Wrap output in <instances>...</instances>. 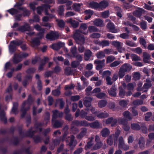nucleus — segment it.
<instances>
[{
    "instance_id": "obj_39",
    "label": "nucleus",
    "mask_w": 154,
    "mask_h": 154,
    "mask_svg": "<svg viewBox=\"0 0 154 154\" xmlns=\"http://www.w3.org/2000/svg\"><path fill=\"white\" fill-rule=\"evenodd\" d=\"M119 96L121 98H123L125 95L126 92L125 90L122 88H119Z\"/></svg>"
},
{
    "instance_id": "obj_49",
    "label": "nucleus",
    "mask_w": 154,
    "mask_h": 154,
    "mask_svg": "<svg viewBox=\"0 0 154 154\" xmlns=\"http://www.w3.org/2000/svg\"><path fill=\"white\" fill-rule=\"evenodd\" d=\"M126 72L124 71L120 68L119 69V71L118 72V75L119 79H122L125 75Z\"/></svg>"
},
{
    "instance_id": "obj_19",
    "label": "nucleus",
    "mask_w": 154,
    "mask_h": 154,
    "mask_svg": "<svg viewBox=\"0 0 154 154\" xmlns=\"http://www.w3.org/2000/svg\"><path fill=\"white\" fill-rule=\"evenodd\" d=\"M138 144L140 148L141 149H143L144 148L145 142L144 138L143 137H141L139 139Z\"/></svg>"
},
{
    "instance_id": "obj_63",
    "label": "nucleus",
    "mask_w": 154,
    "mask_h": 154,
    "mask_svg": "<svg viewBox=\"0 0 154 154\" xmlns=\"http://www.w3.org/2000/svg\"><path fill=\"white\" fill-rule=\"evenodd\" d=\"M119 123L120 124L124 125L127 124V121L126 119L122 118L119 119Z\"/></svg>"
},
{
    "instance_id": "obj_58",
    "label": "nucleus",
    "mask_w": 154,
    "mask_h": 154,
    "mask_svg": "<svg viewBox=\"0 0 154 154\" xmlns=\"http://www.w3.org/2000/svg\"><path fill=\"white\" fill-rule=\"evenodd\" d=\"M126 44L131 47H134L136 46V45L135 43L133 42L132 41L129 40L126 42Z\"/></svg>"
},
{
    "instance_id": "obj_37",
    "label": "nucleus",
    "mask_w": 154,
    "mask_h": 154,
    "mask_svg": "<svg viewBox=\"0 0 154 154\" xmlns=\"http://www.w3.org/2000/svg\"><path fill=\"white\" fill-rule=\"evenodd\" d=\"M107 143L110 146H112L113 143V136L111 134L110 135L107 139Z\"/></svg>"
},
{
    "instance_id": "obj_56",
    "label": "nucleus",
    "mask_w": 154,
    "mask_h": 154,
    "mask_svg": "<svg viewBox=\"0 0 154 154\" xmlns=\"http://www.w3.org/2000/svg\"><path fill=\"white\" fill-rule=\"evenodd\" d=\"M84 44V43L83 44H79L80 45L78 46V50L79 52L82 53L84 51L85 48L83 46L81 45V44Z\"/></svg>"
},
{
    "instance_id": "obj_38",
    "label": "nucleus",
    "mask_w": 154,
    "mask_h": 154,
    "mask_svg": "<svg viewBox=\"0 0 154 154\" xmlns=\"http://www.w3.org/2000/svg\"><path fill=\"white\" fill-rule=\"evenodd\" d=\"M88 31L90 33L93 32H97L98 31V29L94 26H90L88 27Z\"/></svg>"
},
{
    "instance_id": "obj_34",
    "label": "nucleus",
    "mask_w": 154,
    "mask_h": 154,
    "mask_svg": "<svg viewBox=\"0 0 154 154\" xmlns=\"http://www.w3.org/2000/svg\"><path fill=\"white\" fill-rule=\"evenodd\" d=\"M103 145V143L101 141L97 142L93 148L94 150H96L99 149Z\"/></svg>"
},
{
    "instance_id": "obj_31",
    "label": "nucleus",
    "mask_w": 154,
    "mask_h": 154,
    "mask_svg": "<svg viewBox=\"0 0 154 154\" xmlns=\"http://www.w3.org/2000/svg\"><path fill=\"white\" fill-rule=\"evenodd\" d=\"M63 122V121H55L54 120L53 123H52V124L54 127L58 128L62 126Z\"/></svg>"
},
{
    "instance_id": "obj_20",
    "label": "nucleus",
    "mask_w": 154,
    "mask_h": 154,
    "mask_svg": "<svg viewBox=\"0 0 154 154\" xmlns=\"http://www.w3.org/2000/svg\"><path fill=\"white\" fill-rule=\"evenodd\" d=\"M93 100L92 98L91 97H86L84 102V105L86 107H90L91 106V101Z\"/></svg>"
},
{
    "instance_id": "obj_7",
    "label": "nucleus",
    "mask_w": 154,
    "mask_h": 154,
    "mask_svg": "<svg viewBox=\"0 0 154 154\" xmlns=\"http://www.w3.org/2000/svg\"><path fill=\"white\" fill-rule=\"evenodd\" d=\"M28 54L26 53H24L20 55L15 54L13 58V61L15 63H17L20 61L22 57H25L28 56Z\"/></svg>"
},
{
    "instance_id": "obj_3",
    "label": "nucleus",
    "mask_w": 154,
    "mask_h": 154,
    "mask_svg": "<svg viewBox=\"0 0 154 154\" xmlns=\"http://www.w3.org/2000/svg\"><path fill=\"white\" fill-rule=\"evenodd\" d=\"M32 97L31 95H29L26 101L23 102L22 105L21 111L22 112L21 116L22 117L24 116L26 111L29 109V106L31 104V101Z\"/></svg>"
},
{
    "instance_id": "obj_22",
    "label": "nucleus",
    "mask_w": 154,
    "mask_h": 154,
    "mask_svg": "<svg viewBox=\"0 0 154 154\" xmlns=\"http://www.w3.org/2000/svg\"><path fill=\"white\" fill-rule=\"evenodd\" d=\"M82 131L78 135H77V138L78 139H82L87 133V129L86 128H82L81 129Z\"/></svg>"
},
{
    "instance_id": "obj_64",
    "label": "nucleus",
    "mask_w": 154,
    "mask_h": 154,
    "mask_svg": "<svg viewBox=\"0 0 154 154\" xmlns=\"http://www.w3.org/2000/svg\"><path fill=\"white\" fill-rule=\"evenodd\" d=\"M80 96L78 95L72 96L71 97V100L72 101H76L79 100Z\"/></svg>"
},
{
    "instance_id": "obj_40",
    "label": "nucleus",
    "mask_w": 154,
    "mask_h": 154,
    "mask_svg": "<svg viewBox=\"0 0 154 154\" xmlns=\"http://www.w3.org/2000/svg\"><path fill=\"white\" fill-rule=\"evenodd\" d=\"M107 102L106 100H101L98 103L99 106L100 108H103L107 104Z\"/></svg>"
},
{
    "instance_id": "obj_8",
    "label": "nucleus",
    "mask_w": 154,
    "mask_h": 154,
    "mask_svg": "<svg viewBox=\"0 0 154 154\" xmlns=\"http://www.w3.org/2000/svg\"><path fill=\"white\" fill-rule=\"evenodd\" d=\"M58 37V34L53 32H51L47 34L46 36V38L50 41H53L57 39Z\"/></svg>"
},
{
    "instance_id": "obj_4",
    "label": "nucleus",
    "mask_w": 154,
    "mask_h": 154,
    "mask_svg": "<svg viewBox=\"0 0 154 154\" xmlns=\"http://www.w3.org/2000/svg\"><path fill=\"white\" fill-rule=\"evenodd\" d=\"M77 49L76 47L74 46L71 48L70 51L72 53V57L74 58H75L77 60L76 61L80 63L82 61V57L81 55L78 53Z\"/></svg>"
},
{
    "instance_id": "obj_12",
    "label": "nucleus",
    "mask_w": 154,
    "mask_h": 154,
    "mask_svg": "<svg viewBox=\"0 0 154 154\" xmlns=\"http://www.w3.org/2000/svg\"><path fill=\"white\" fill-rule=\"evenodd\" d=\"M53 115L52 122L53 123L54 121L58 117H61L63 115V113L62 112H59L57 110H55L53 111Z\"/></svg>"
},
{
    "instance_id": "obj_30",
    "label": "nucleus",
    "mask_w": 154,
    "mask_h": 154,
    "mask_svg": "<svg viewBox=\"0 0 154 154\" xmlns=\"http://www.w3.org/2000/svg\"><path fill=\"white\" fill-rule=\"evenodd\" d=\"M143 61L144 62L146 63H148L149 62L148 60H149L150 56L147 53L144 52L143 53Z\"/></svg>"
},
{
    "instance_id": "obj_23",
    "label": "nucleus",
    "mask_w": 154,
    "mask_h": 154,
    "mask_svg": "<svg viewBox=\"0 0 154 154\" xmlns=\"http://www.w3.org/2000/svg\"><path fill=\"white\" fill-rule=\"evenodd\" d=\"M100 133L103 137H105L109 136L110 133V131L108 129L105 128L101 130Z\"/></svg>"
},
{
    "instance_id": "obj_48",
    "label": "nucleus",
    "mask_w": 154,
    "mask_h": 154,
    "mask_svg": "<svg viewBox=\"0 0 154 154\" xmlns=\"http://www.w3.org/2000/svg\"><path fill=\"white\" fill-rule=\"evenodd\" d=\"M89 123L85 120L80 121V127H88L89 125Z\"/></svg>"
},
{
    "instance_id": "obj_2",
    "label": "nucleus",
    "mask_w": 154,
    "mask_h": 154,
    "mask_svg": "<svg viewBox=\"0 0 154 154\" xmlns=\"http://www.w3.org/2000/svg\"><path fill=\"white\" fill-rule=\"evenodd\" d=\"M34 28L37 31H39L37 35L39 38H36L33 39L32 41V43L33 46L38 45H40L39 38L41 39L44 37V34L45 32V29L42 28L41 26L38 24H36L34 26Z\"/></svg>"
},
{
    "instance_id": "obj_17",
    "label": "nucleus",
    "mask_w": 154,
    "mask_h": 154,
    "mask_svg": "<svg viewBox=\"0 0 154 154\" xmlns=\"http://www.w3.org/2000/svg\"><path fill=\"white\" fill-rule=\"evenodd\" d=\"M89 126L90 127L94 129H97L100 128L101 126L100 124L99 123L98 121L96 120L94 122L89 123Z\"/></svg>"
},
{
    "instance_id": "obj_54",
    "label": "nucleus",
    "mask_w": 154,
    "mask_h": 154,
    "mask_svg": "<svg viewBox=\"0 0 154 154\" xmlns=\"http://www.w3.org/2000/svg\"><path fill=\"white\" fill-rule=\"evenodd\" d=\"M80 64V63L79 61L76 60L74 61L71 63V66L72 68H76Z\"/></svg>"
},
{
    "instance_id": "obj_15",
    "label": "nucleus",
    "mask_w": 154,
    "mask_h": 154,
    "mask_svg": "<svg viewBox=\"0 0 154 154\" xmlns=\"http://www.w3.org/2000/svg\"><path fill=\"white\" fill-rule=\"evenodd\" d=\"M112 45L116 47L118 51L120 53L122 52V49L121 46V43L119 42L114 41L112 42Z\"/></svg>"
},
{
    "instance_id": "obj_9",
    "label": "nucleus",
    "mask_w": 154,
    "mask_h": 154,
    "mask_svg": "<svg viewBox=\"0 0 154 154\" xmlns=\"http://www.w3.org/2000/svg\"><path fill=\"white\" fill-rule=\"evenodd\" d=\"M50 8L49 5H45L42 6L38 7L37 9V13L38 14H41L42 12L44 9H45L46 10L45 14L47 15L48 14L46 10L49 9Z\"/></svg>"
},
{
    "instance_id": "obj_36",
    "label": "nucleus",
    "mask_w": 154,
    "mask_h": 154,
    "mask_svg": "<svg viewBox=\"0 0 154 154\" xmlns=\"http://www.w3.org/2000/svg\"><path fill=\"white\" fill-rule=\"evenodd\" d=\"M97 116L100 119L106 118L109 116V114L107 113L101 112L97 114Z\"/></svg>"
},
{
    "instance_id": "obj_52",
    "label": "nucleus",
    "mask_w": 154,
    "mask_h": 154,
    "mask_svg": "<svg viewBox=\"0 0 154 154\" xmlns=\"http://www.w3.org/2000/svg\"><path fill=\"white\" fill-rule=\"evenodd\" d=\"M124 144V143L123 137L122 136L120 137L119 139V148H120L121 146Z\"/></svg>"
},
{
    "instance_id": "obj_51",
    "label": "nucleus",
    "mask_w": 154,
    "mask_h": 154,
    "mask_svg": "<svg viewBox=\"0 0 154 154\" xmlns=\"http://www.w3.org/2000/svg\"><path fill=\"white\" fill-rule=\"evenodd\" d=\"M115 59V57L111 55L107 57L106 59V63H108L112 62Z\"/></svg>"
},
{
    "instance_id": "obj_45",
    "label": "nucleus",
    "mask_w": 154,
    "mask_h": 154,
    "mask_svg": "<svg viewBox=\"0 0 154 154\" xmlns=\"http://www.w3.org/2000/svg\"><path fill=\"white\" fill-rule=\"evenodd\" d=\"M18 106V104L17 103H14L13 104V107L12 109L11 112L15 114L17 113V107Z\"/></svg>"
},
{
    "instance_id": "obj_28",
    "label": "nucleus",
    "mask_w": 154,
    "mask_h": 154,
    "mask_svg": "<svg viewBox=\"0 0 154 154\" xmlns=\"http://www.w3.org/2000/svg\"><path fill=\"white\" fill-rule=\"evenodd\" d=\"M131 128L134 130L139 131L141 129V125L137 123H133L131 125Z\"/></svg>"
},
{
    "instance_id": "obj_32",
    "label": "nucleus",
    "mask_w": 154,
    "mask_h": 154,
    "mask_svg": "<svg viewBox=\"0 0 154 154\" xmlns=\"http://www.w3.org/2000/svg\"><path fill=\"white\" fill-rule=\"evenodd\" d=\"M48 57H45L44 60L42 61L41 63L39 65L38 67L39 70L41 71L43 69L44 66L45 65L46 63L48 62Z\"/></svg>"
},
{
    "instance_id": "obj_42",
    "label": "nucleus",
    "mask_w": 154,
    "mask_h": 154,
    "mask_svg": "<svg viewBox=\"0 0 154 154\" xmlns=\"http://www.w3.org/2000/svg\"><path fill=\"white\" fill-rule=\"evenodd\" d=\"M143 100L137 99L134 100L133 104L134 105L138 106L143 104Z\"/></svg>"
},
{
    "instance_id": "obj_6",
    "label": "nucleus",
    "mask_w": 154,
    "mask_h": 154,
    "mask_svg": "<svg viewBox=\"0 0 154 154\" xmlns=\"http://www.w3.org/2000/svg\"><path fill=\"white\" fill-rule=\"evenodd\" d=\"M19 2L17 3L16 4L14 5V7H17L19 9L23 11V14L24 16H28L29 14V11L26 9L25 8L20 7L23 4L24 0H19Z\"/></svg>"
},
{
    "instance_id": "obj_21",
    "label": "nucleus",
    "mask_w": 154,
    "mask_h": 154,
    "mask_svg": "<svg viewBox=\"0 0 154 154\" xmlns=\"http://www.w3.org/2000/svg\"><path fill=\"white\" fill-rule=\"evenodd\" d=\"M50 119V114L49 112H46L45 115L44 123L43 124H39L40 126H46L47 123L49 122Z\"/></svg>"
},
{
    "instance_id": "obj_50",
    "label": "nucleus",
    "mask_w": 154,
    "mask_h": 154,
    "mask_svg": "<svg viewBox=\"0 0 154 154\" xmlns=\"http://www.w3.org/2000/svg\"><path fill=\"white\" fill-rule=\"evenodd\" d=\"M22 43V42L20 40L13 41L11 42V44L14 46H19Z\"/></svg>"
},
{
    "instance_id": "obj_11",
    "label": "nucleus",
    "mask_w": 154,
    "mask_h": 154,
    "mask_svg": "<svg viewBox=\"0 0 154 154\" xmlns=\"http://www.w3.org/2000/svg\"><path fill=\"white\" fill-rule=\"evenodd\" d=\"M106 27L109 29L110 32H111L116 33L118 32V29L116 28L115 25L113 23H108Z\"/></svg>"
},
{
    "instance_id": "obj_55",
    "label": "nucleus",
    "mask_w": 154,
    "mask_h": 154,
    "mask_svg": "<svg viewBox=\"0 0 154 154\" xmlns=\"http://www.w3.org/2000/svg\"><path fill=\"white\" fill-rule=\"evenodd\" d=\"M80 121L78 120H74L72 122V126H76L80 127Z\"/></svg>"
},
{
    "instance_id": "obj_53",
    "label": "nucleus",
    "mask_w": 154,
    "mask_h": 154,
    "mask_svg": "<svg viewBox=\"0 0 154 154\" xmlns=\"http://www.w3.org/2000/svg\"><path fill=\"white\" fill-rule=\"evenodd\" d=\"M152 114L151 112H147L145 116V120L146 121H149V118L152 116Z\"/></svg>"
},
{
    "instance_id": "obj_61",
    "label": "nucleus",
    "mask_w": 154,
    "mask_h": 154,
    "mask_svg": "<svg viewBox=\"0 0 154 154\" xmlns=\"http://www.w3.org/2000/svg\"><path fill=\"white\" fill-rule=\"evenodd\" d=\"M106 95L105 93L100 92L97 94L96 96L98 98L101 99L105 97Z\"/></svg>"
},
{
    "instance_id": "obj_29",
    "label": "nucleus",
    "mask_w": 154,
    "mask_h": 154,
    "mask_svg": "<svg viewBox=\"0 0 154 154\" xmlns=\"http://www.w3.org/2000/svg\"><path fill=\"white\" fill-rule=\"evenodd\" d=\"M143 11H144L143 9L139 8L138 10H136L134 12L133 14L137 17H140L141 16Z\"/></svg>"
},
{
    "instance_id": "obj_60",
    "label": "nucleus",
    "mask_w": 154,
    "mask_h": 154,
    "mask_svg": "<svg viewBox=\"0 0 154 154\" xmlns=\"http://www.w3.org/2000/svg\"><path fill=\"white\" fill-rule=\"evenodd\" d=\"M140 74L138 72H134V74L133 76V78L135 80H138L140 79Z\"/></svg>"
},
{
    "instance_id": "obj_5",
    "label": "nucleus",
    "mask_w": 154,
    "mask_h": 154,
    "mask_svg": "<svg viewBox=\"0 0 154 154\" xmlns=\"http://www.w3.org/2000/svg\"><path fill=\"white\" fill-rule=\"evenodd\" d=\"M105 60L104 59L102 60L96 59L94 61V63L96 65V69L97 70H101L105 66Z\"/></svg>"
},
{
    "instance_id": "obj_26",
    "label": "nucleus",
    "mask_w": 154,
    "mask_h": 154,
    "mask_svg": "<svg viewBox=\"0 0 154 154\" xmlns=\"http://www.w3.org/2000/svg\"><path fill=\"white\" fill-rule=\"evenodd\" d=\"M89 6L90 8L92 9L99 8V3L94 2H91L89 4Z\"/></svg>"
},
{
    "instance_id": "obj_44",
    "label": "nucleus",
    "mask_w": 154,
    "mask_h": 154,
    "mask_svg": "<svg viewBox=\"0 0 154 154\" xmlns=\"http://www.w3.org/2000/svg\"><path fill=\"white\" fill-rule=\"evenodd\" d=\"M123 115L124 117L129 121L131 120L132 119V117L130 115V112L128 111H125L124 112L123 114Z\"/></svg>"
},
{
    "instance_id": "obj_46",
    "label": "nucleus",
    "mask_w": 154,
    "mask_h": 154,
    "mask_svg": "<svg viewBox=\"0 0 154 154\" xmlns=\"http://www.w3.org/2000/svg\"><path fill=\"white\" fill-rule=\"evenodd\" d=\"M99 44L100 46L103 47L109 46V41L104 40L101 42H100Z\"/></svg>"
},
{
    "instance_id": "obj_10",
    "label": "nucleus",
    "mask_w": 154,
    "mask_h": 154,
    "mask_svg": "<svg viewBox=\"0 0 154 154\" xmlns=\"http://www.w3.org/2000/svg\"><path fill=\"white\" fill-rule=\"evenodd\" d=\"M120 68L126 72H129L132 68V66L129 63H125Z\"/></svg>"
},
{
    "instance_id": "obj_59",
    "label": "nucleus",
    "mask_w": 154,
    "mask_h": 154,
    "mask_svg": "<svg viewBox=\"0 0 154 154\" xmlns=\"http://www.w3.org/2000/svg\"><path fill=\"white\" fill-rule=\"evenodd\" d=\"M120 61H115L110 64V66L111 67L117 66L120 63Z\"/></svg>"
},
{
    "instance_id": "obj_47",
    "label": "nucleus",
    "mask_w": 154,
    "mask_h": 154,
    "mask_svg": "<svg viewBox=\"0 0 154 154\" xmlns=\"http://www.w3.org/2000/svg\"><path fill=\"white\" fill-rule=\"evenodd\" d=\"M140 26L143 30H145L147 28V22L143 21L140 23Z\"/></svg>"
},
{
    "instance_id": "obj_35",
    "label": "nucleus",
    "mask_w": 154,
    "mask_h": 154,
    "mask_svg": "<svg viewBox=\"0 0 154 154\" xmlns=\"http://www.w3.org/2000/svg\"><path fill=\"white\" fill-rule=\"evenodd\" d=\"M96 56L98 59H101L105 57V53L102 51L98 52L96 54Z\"/></svg>"
},
{
    "instance_id": "obj_57",
    "label": "nucleus",
    "mask_w": 154,
    "mask_h": 154,
    "mask_svg": "<svg viewBox=\"0 0 154 154\" xmlns=\"http://www.w3.org/2000/svg\"><path fill=\"white\" fill-rule=\"evenodd\" d=\"M119 105L122 107H125L127 105V102L125 100H124L119 101Z\"/></svg>"
},
{
    "instance_id": "obj_41",
    "label": "nucleus",
    "mask_w": 154,
    "mask_h": 154,
    "mask_svg": "<svg viewBox=\"0 0 154 154\" xmlns=\"http://www.w3.org/2000/svg\"><path fill=\"white\" fill-rule=\"evenodd\" d=\"M131 57L133 61H139L141 60V58L139 57L135 54H132Z\"/></svg>"
},
{
    "instance_id": "obj_24",
    "label": "nucleus",
    "mask_w": 154,
    "mask_h": 154,
    "mask_svg": "<svg viewBox=\"0 0 154 154\" xmlns=\"http://www.w3.org/2000/svg\"><path fill=\"white\" fill-rule=\"evenodd\" d=\"M92 52L89 50H86L84 54L85 60L86 61L89 60L92 56Z\"/></svg>"
},
{
    "instance_id": "obj_16",
    "label": "nucleus",
    "mask_w": 154,
    "mask_h": 154,
    "mask_svg": "<svg viewBox=\"0 0 154 154\" xmlns=\"http://www.w3.org/2000/svg\"><path fill=\"white\" fill-rule=\"evenodd\" d=\"M117 89L115 85H112L110 89L108 91L109 95L111 97H116V91Z\"/></svg>"
},
{
    "instance_id": "obj_27",
    "label": "nucleus",
    "mask_w": 154,
    "mask_h": 154,
    "mask_svg": "<svg viewBox=\"0 0 154 154\" xmlns=\"http://www.w3.org/2000/svg\"><path fill=\"white\" fill-rule=\"evenodd\" d=\"M109 5V3L105 0H103L99 3V8H105Z\"/></svg>"
},
{
    "instance_id": "obj_33",
    "label": "nucleus",
    "mask_w": 154,
    "mask_h": 154,
    "mask_svg": "<svg viewBox=\"0 0 154 154\" xmlns=\"http://www.w3.org/2000/svg\"><path fill=\"white\" fill-rule=\"evenodd\" d=\"M103 23L102 20L100 19H96L94 22V25L97 26H101Z\"/></svg>"
},
{
    "instance_id": "obj_25",
    "label": "nucleus",
    "mask_w": 154,
    "mask_h": 154,
    "mask_svg": "<svg viewBox=\"0 0 154 154\" xmlns=\"http://www.w3.org/2000/svg\"><path fill=\"white\" fill-rule=\"evenodd\" d=\"M68 23H70L71 26L74 28H77L79 25V23L77 21L70 19L68 20Z\"/></svg>"
},
{
    "instance_id": "obj_14",
    "label": "nucleus",
    "mask_w": 154,
    "mask_h": 154,
    "mask_svg": "<svg viewBox=\"0 0 154 154\" xmlns=\"http://www.w3.org/2000/svg\"><path fill=\"white\" fill-rule=\"evenodd\" d=\"M75 137L73 135H71L70 137V141L68 145L70 147H71V148L73 149L76 146L77 144V141L75 140Z\"/></svg>"
},
{
    "instance_id": "obj_18",
    "label": "nucleus",
    "mask_w": 154,
    "mask_h": 154,
    "mask_svg": "<svg viewBox=\"0 0 154 154\" xmlns=\"http://www.w3.org/2000/svg\"><path fill=\"white\" fill-rule=\"evenodd\" d=\"M83 5L82 3H74L72 5V8L74 11L76 12H79L81 11V7Z\"/></svg>"
},
{
    "instance_id": "obj_43",
    "label": "nucleus",
    "mask_w": 154,
    "mask_h": 154,
    "mask_svg": "<svg viewBox=\"0 0 154 154\" xmlns=\"http://www.w3.org/2000/svg\"><path fill=\"white\" fill-rule=\"evenodd\" d=\"M141 128L142 129V132L144 134H146L147 133V128L145 124L141 123Z\"/></svg>"
},
{
    "instance_id": "obj_1",
    "label": "nucleus",
    "mask_w": 154,
    "mask_h": 154,
    "mask_svg": "<svg viewBox=\"0 0 154 154\" xmlns=\"http://www.w3.org/2000/svg\"><path fill=\"white\" fill-rule=\"evenodd\" d=\"M87 29L86 24L82 23L81 24L79 29H76L74 32L73 38L77 44H83L85 42V38L83 34L85 35L88 34V31L85 32Z\"/></svg>"
},
{
    "instance_id": "obj_62",
    "label": "nucleus",
    "mask_w": 154,
    "mask_h": 154,
    "mask_svg": "<svg viewBox=\"0 0 154 154\" xmlns=\"http://www.w3.org/2000/svg\"><path fill=\"white\" fill-rule=\"evenodd\" d=\"M100 37V34L99 33H94L91 35L90 37L93 38H98Z\"/></svg>"
},
{
    "instance_id": "obj_13",
    "label": "nucleus",
    "mask_w": 154,
    "mask_h": 154,
    "mask_svg": "<svg viewBox=\"0 0 154 154\" xmlns=\"http://www.w3.org/2000/svg\"><path fill=\"white\" fill-rule=\"evenodd\" d=\"M31 29L30 26L29 24L27 23H25L23 26L19 27L17 29L18 30L22 32L29 31Z\"/></svg>"
}]
</instances>
